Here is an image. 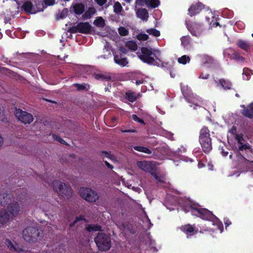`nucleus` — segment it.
<instances>
[{"label":"nucleus","mask_w":253,"mask_h":253,"mask_svg":"<svg viewBox=\"0 0 253 253\" xmlns=\"http://www.w3.org/2000/svg\"><path fill=\"white\" fill-rule=\"evenodd\" d=\"M15 115L18 120L24 124H30L34 120L31 114L20 109L16 110Z\"/></svg>","instance_id":"12"},{"label":"nucleus","mask_w":253,"mask_h":253,"mask_svg":"<svg viewBox=\"0 0 253 253\" xmlns=\"http://www.w3.org/2000/svg\"><path fill=\"white\" fill-rule=\"evenodd\" d=\"M205 6L201 2H198L196 4H192L188 9V13L190 16H194L200 12Z\"/></svg>","instance_id":"20"},{"label":"nucleus","mask_w":253,"mask_h":253,"mask_svg":"<svg viewBox=\"0 0 253 253\" xmlns=\"http://www.w3.org/2000/svg\"><path fill=\"white\" fill-rule=\"evenodd\" d=\"M114 12L117 14H121L123 7L119 2H116L113 6Z\"/></svg>","instance_id":"42"},{"label":"nucleus","mask_w":253,"mask_h":253,"mask_svg":"<svg viewBox=\"0 0 253 253\" xmlns=\"http://www.w3.org/2000/svg\"><path fill=\"white\" fill-rule=\"evenodd\" d=\"M236 25L240 28V29H243L245 27V24L242 22H237L236 23Z\"/></svg>","instance_id":"61"},{"label":"nucleus","mask_w":253,"mask_h":253,"mask_svg":"<svg viewBox=\"0 0 253 253\" xmlns=\"http://www.w3.org/2000/svg\"><path fill=\"white\" fill-rule=\"evenodd\" d=\"M199 142L205 153H208L212 149L211 138L199 139Z\"/></svg>","instance_id":"21"},{"label":"nucleus","mask_w":253,"mask_h":253,"mask_svg":"<svg viewBox=\"0 0 253 253\" xmlns=\"http://www.w3.org/2000/svg\"><path fill=\"white\" fill-rule=\"evenodd\" d=\"M148 35L146 34H139L137 36V39L139 41H146L148 39Z\"/></svg>","instance_id":"50"},{"label":"nucleus","mask_w":253,"mask_h":253,"mask_svg":"<svg viewBox=\"0 0 253 253\" xmlns=\"http://www.w3.org/2000/svg\"><path fill=\"white\" fill-rule=\"evenodd\" d=\"M44 2L45 5H52L55 2V0H44Z\"/></svg>","instance_id":"58"},{"label":"nucleus","mask_w":253,"mask_h":253,"mask_svg":"<svg viewBox=\"0 0 253 253\" xmlns=\"http://www.w3.org/2000/svg\"><path fill=\"white\" fill-rule=\"evenodd\" d=\"M79 193L84 199L88 202H94L99 199L98 194L90 188L82 187Z\"/></svg>","instance_id":"9"},{"label":"nucleus","mask_w":253,"mask_h":253,"mask_svg":"<svg viewBox=\"0 0 253 253\" xmlns=\"http://www.w3.org/2000/svg\"><path fill=\"white\" fill-rule=\"evenodd\" d=\"M144 81L143 80H138L136 81L135 84L136 85H139L140 84L144 83Z\"/></svg>","instance_id":"64"},{"label":"nucleus","mask_w":253,"mask_h":253,"mask_svg":"<svg viewBox=\"0 0 253 253\" xmlns=\"http://www.w3.org/2000/svg\"><path fill=\"white\" fill-rule=\"evenodd\" d=\"M86 230L89 232H93L98 231H100L101 227L100 226L97 224H88L86 227Z\"/></svg>","instance_id":"37"},{"label":"nucleus","mask_w":253,"mask_h":253,"mask_svg":"<svg viewBox=\"0 0 253 253\" xmlns=\"http://www.w3.org/2000/svg\"><path fill=\"white\" fill-rule=\"evenodd\" d=\"M175 204L179 205L185 212H191L193 215L199 217L202 219L211 221L214 228L209 229L214 232L219 230L221 233L223 230V224L219 219L215 216L211 211L201 207L192 201L190 199L179 198L175 199Z\"/></svg>","instance_id":"1"},{"label":"nucleus","mask_w":253,"mask_h":253,"mask_svg":"<svg viewBox=\"0 0 253 253\" xmlns=\"http://www.w3.org/2000/svg\"><path fill=\"white\" fill-rule=\"evenodd\" d=\"M135 13L137 18L144 21H147L149 17L148 11L145 8H135Z\"/></svg>","instance_id":"23"},{"label":"nucleus","mask_w":253,"mask_h":253,"mask_svg":"<svg viewBox=\"0 0 253 253\" xmlns=\"http://www.w3.org/2000/svg\"><path fill=\"white\" fill-rule=\"evenodd\" d=\"M126 46L128 49L132 51H135L137 49V44L135 42L129 41L126 42Z\"/></svg>","instance_id":"39"},{"label":"nucleus","mask_w":253,"mask_h":253,"mask_svg":"<svg viewBox=\"0 0 253 253\" xmlns=\"http://www.w3.org/2000/svg\"><path fill=\"white\" fill-rule=\"evenodd\" d=\"M36 5V6L35 7L31 1H26L24 3L22 7L27 13L31 14L42 11L44 7L42 1H38Z\"/></svg>","instance_id":"10"},{"label":"nucleus","mask_w":253,"mask_h":253,"mask_svg":"<svg viewBox=\"0 0 253 253\" xmlns=\"http://www.w3.org/2000/svg\"><path fill=\"white\" fill-rule=\"evenodd\" d=\"M111 47L110 46L109 42H107L105 45L104 48L102 50V54L98 58H103L104 59L108 58L110 54V50Z\"/></svg>","instance_id":"31"},{"label":"nucleus","mask_w":253,"mask_h":253,"mask_svg":"<svg viewBox=\"0 0 253 253\" xmlns=\"http://www.w3.org/2000/svg\"><path fill=\"white\" fill-rule=\"evenodd\" d=\"M242 159L244 161L246 166L247 171L250 172L253 175V160H249L245 158L244 157H241Z\"/></svg>","instance_id":"30"},{"label":"nucleus","mask_w":253,"mask_h":253,"mask_svg":"<svg viewBox=\"0 0 253 253\" xmlns=\"http://www.w3.org/2000/svg\"><path fill=\"white\" fill-rule=\"evenodd\" d=\"M186 148L183 146H181L180 148H178L177 150L174 152L173 155L174 156H179L180 153H183L186 152Z\"/></svg>","instance_id":"49"},{"label":"nucleus","mask_w":253,"mask_h":253,"mask_svg":"<svg viewBox=\"0 0 253 253\" xmlns=\"http://www.w3.org/2000/svg\"><path fill=\"white\" fill-rule=\"evenodd\" d=\"M208 15L206 16L207 22L209 24V28L212 29L213 27L219 26L221 27L219 23L217 22L218 15H215L211 10L208 9Z\"/></svg>","instance_id":"15"},{"label":"nucleus","mask_w":253,"mask_h":253,"mask_svg":"<svg viewBox=\"0 0 253 253\" xmlns=\"http://www.w3.org/2000/svg\"><path fill=\"white\" fill-rule=\"evenodd\" d=\"M219 150H220V153L223 157H226L228 154V152L227 151H225L224 149H223V148H221L220 147H219Z\"/></svg>","instance_id":"56"},{"label":"nucleus","mask_w":253,"mask_h":253,"mask_svg":"<svg viewBox=\"0 0 253 253\" xmlns=\"http://www.w3.org/2000/svg\"><path fill=\"white\" fill-rule=\"evenodd\" d=\"M163 134L168 139L173 140L174 139L173 138V133H171V132L167 131L166 130H163Z\"/></svg>","instance_id":"48"},{"label":"nucleus","mask_w":253,"mask_h":253,"mask_svg":"<svg viewBox=\"0 0 253 253\" xmlns=\"http://www.w3.org/2000/svg\"><path fill=\"white\" fill-rule=\"evenodd\" d=\"M182 46L187 50H190L192 47L191 38L189 36H182L180 38Z\"/></svg>","instance_id":"27"},{"label":"nucleus","mask_w":253,"mask_h":253,"mask_svg":"<svg viewBox=\"0 0 253 253\" xmlns=\"http://www.w3.org/2000/svg\"><path fill=\"white\" fill-rule=\"evenodd\" d=\"M216 86L221 88L224 90H228L231 89L232 85V83L227 79H220L219 80H214Z\"/></svg>","instance_id":"19"},{"label":"nucleus","mask_w":253,"mask_h":253,"mask_svg":"<svg viewBox=\"0 0 253 253\" xmlns=\"http://www.w3.org/2000/svg\"><path fill=\"white\" fill-rule=\"evenodd\" d=\"M118 32L122 36H125L128 34V31L124 27H120L118 28Z\"/></svg>","instance_id":"46"},{"label":"nucleus","mask_w":253,"mask_h":253,"mask_svg":"<svg viewBox=\"0 0 253 253\" xmlns=\"http://www.w3.org/2000/svg\"><path fill=\"white\" fill-rule=\"evenodd\" d=\"M131 118L132 120H134V121L138 122L142 124H144V122L143 121V120L139 118L137 115L133 114L132 115Z\"/></svg>","instance_id":"52"},{"label":"nucleus","mask_w":253,"mask_h":253,"mask_svg":"<svg viewBox=\"0 0 253 253\" xmlns=\"http://www.w3.org/2000/svg\"><path fill=\"white\" fill-rule=\"evenodd\" d=\"M121 132L123 133L125 132H130V133H135L136 132V130L133 129H121Z\"/></svg>","instance_id":"57"},{"label":"nucleus","mask_w":253,"mask_h":253,"mask_svg":"<svg viewBox=\"0 0 253 253\" xmlns=\"http://www.w3.org/2000/svg\"><path fill=\"white\" fill-rule=\"evenodd\" d=\"M159 0H136L135 7L143 6L144 4L148 7L156 8L160 5Z\"/></svg>","instance_id":"17"},{"label":"nucleus","mask_w":253,"mask_h":253,"mask_svg":"<svg viewBox=\"0 0 253 253\" xmlns=\"http://www.w3.org/2000/svg\"><path fill=\"white\" fill-rule=\"evenodd\" d=\"M180 230L186 235L187 238L195 235L198 232L194 225L186 224L180 227Z\"/></svg>","instance_id":"18"},{"label":"nucleus","mask_w":253,"mask_h":253,"mask_svg":"<svg viewBox=\"0 0 253 253\" xmlns=\"http://www.w3.org/2000/svg\"><path fill=\"white\" fill-rule=\"evenodd\" d=\"M209 132L208 128L206 126H203L200 131L199 139L211 138Z\"/></svg>","instance_id":"35"},{"label":"nucleus","mask_w":253,"mask_h":253,"mask_svg":"<svg viewBox=\"0 0 253 253\" xmlns=\"http://www.w3.org/2000/svg\"><path fill=\"white\" fill-rule=\"evenodd\" d=\"M144 213L145 214V217H144L145 221H143V223H144L143 228L145 229H149L153 226V224L151 223L150 219L148 218L146 212L145 211H144Z\"/></svg>","instance_id":"38"},{"label":"nucleus","mask_w":253,"mask_h":253,"mask_svg":"<svg viewBox=\"0 0 253 253\" xmlns=\"http://www.w3.org/2000/svg\"><path fill=\"white\" fill-rule=\"evenodd\" d=\"M74 85L77 87V89L78 90H83L85 88L84 86L82 84H75Z\"/></svg>","instance_id":"59"},{"label":"nucleus","mask_w":253,"mask_h":253,"mask_svg":"<svg viewBox=\"0 0 253 253\" xmlns=\"http://www.w3.org/2000/svg\"><path fill=\"white\" fill-rule=\"evenodd\" d=\"M93 76L97 80H102L107 81H109L111 78L109 73H95Z\"/></svg>","instance_id":"32"},{"label":"nucleus","mask_w":253,"mask_h":253,"mask_svg":"<svg viewBox=\"0 0 253 253\" xmlns=\"http://www.w3.org/2000/svg\"><path fill=\"white\" fill-rule=\"evenodd\" d=\"M24 240L29 243H36L42 238L41 230L37 226H28L22 232Z\"/></svg>","instance_id":"4"},{"label":"nucleus","mask_w":253,"mask_h":253,"mask_svg":"<svg viewBox=\"0 0 253 253\" xmlns=\"http://www.w3.org/2000/svg\"><path fill=\"white\" fill-rule=\"evenodd\" d=\"M12 217L6 210H2L0 211V226L6 224Z\"/></svg>","instance_id":"25"},{"label":"nucleus","mask_w":253,"mask_h":253,"mask_svg":"<svg viewBox=\"0 0 253 253\" xmlns=\"http://www.w3.org/2000/svg\"><path fill=\"white\" fill-rule=\"evenodd\" d=\"M23 209V202L19 200L17 201L14 200L10 204L5 210L12 217H15Z\"/></svg>","instance_id":"11"},{"label":"nucleus","mask_w":253,"mask_h":253,"mask_svg":"<svg viewBox=\"0 0 253 253\" xmlns=\"http://www.w3.org/2000/svg\"><path fill=\"white\" fill-rule=\"evenodd\" d=\"M74 11L77 14L82 13L84 11V6L82 4H79L74 6Z\"/></svg>","instance_id":"44"},{"label":"nucleus","mask_w":253,"mask_h":253,"mask_svg":"<svg viewBox=\"0 0 253 253\" xmlns=\"http://www.w3.org/2000/svg\"><path fill=\"white\" fill-rule=\"evenodd\" d=\"M102 157L104 159L105 158H110V155L109 153H108L107 152H103L102 153Z\"/></svg>","instance_id":"62"},{"label":"nucleus","mask_w":253,"mask_h":253,"mask_svg":"<svg viewBox=\"0 0 253 253\" xmlns=\"http://www.w3.org/2000/svg\"><path fill=\"white\" fill-rule=\"evenodd\" d=\"M52 138L55 140L60 142L62 144H65V141L62 138H61L59 135H56L55 134H52Z\"/></svg>","instance_id":"51"},{"label":"nucleus","mask_w":253,"mask_h":253,"mask_svg":"<svg viewBox=\"0 0 253 253\" xmlns=\"http://www.w3.org/2000/svg\"><path fill=\"white\" fill-rule=\"evenodd\" d=\"M232 59H234L239 63H242L245 61V58L240 56L238 53H234L232 54Z\"/></svg>","instance_id":"43"},{"label":"nucleus","mask_w":253,"mask_h":253,"mask_svg":"<svg viewBox=\"0 0 253 253\" xmlns=\"http://www.w3.org/2000/svg\"><path fill=\"white\" fill-rule=\"evenodd\" d=\"M136 165L142 170L150 173L158 182L162 183L164 181V177L158 176L155 171V166L152 162L146 161H138Z\"/></svg>","instance_id":"6"},{"label":"nucleus","mask_w":253,"mask_h":253,"mask_svg":"<svg viewBox=\"0 0 253 253\" xmlns=\"http://www.w3.org/2000/svg\"><path fill=\"white\" fill-rule=\"evenodd\" d=\"M93 24L97 27L102 28L105 26V21L101 17H98L94 20Z\"/></svg>","instance_id":"41"},{"label":"nucleus","mask_w":253,"mask_h":253,"mask_svg":"<svg viewBox=\"0 0 253 253\" xmlns=\"http://www.w3.org/2000/svg\"><path fill=\"white\" fill-rule=\"evenodd\" d=\"M64 184L65 183H63L62 182L58 180H54L53 182V188L54 190L59 194H60V193L61 192V191L63 188Z\"/></svg>","instance_id":"34"},{"label":"nucleus","mask_w":253,"mask_h":253,"mask_svg":"<svg viewBox=\"0 0 253 253\" xmlns=\"http://www.w3.org/2000/svg\"><path fill=\"white\" fill-rule=\"evenodd\" d=\"M137 54L142 61L147 64L158 67L163 66V63L160 59L161 53L158 50L142 47L141 51L137 52Z\"/></svg>","instance_id":"2"},{"label":"nucleus","mask_w":253,"mask_h":253,"mask_svg":"<svg viewBox=\"0 0 253 253\" xmlns=\"http://www.w3.org/2000/svg\"><path fill=\"white\" fill-rule=\"evenodd\" d=\"M139 97V94H136L135 92L128 90L126 92L125 97L126 98L131 102L135 101Z\"/></svg>","instance_id":"29"},{"label":"nucleus","mask_w":253,"mask_h":253,"mask_svg":"<svg viewBox=\"0 0 253 253\" xmlns=\"http://www.w3.org/2000/svg\"><path fill=\"white\" fill-rule=\"evenodd\" d=\"M224 224H225V228L226 229L227 227L229 226L231 224V222L227 218H224Z\"/></svg>","instance_id":"60"},{"label":"nucleus","mask_w":253,"mask_h":253,"mask_svg":"<svg viewBox=\"0 0 253 253\" xmlns=\"http://www.w3.org/2000/svg\"><path fill=\"white\" fill-rule=\"evenodd\" d=\"M180 87L182 94L186 101L193 104V105H190V106L192 107L193 106L194 109H197L198 108H200V106L198 104V102H200L201 98L193 93L187 85L181 84Z\"/></svg>","instance_id":"5"},{"label":"nucleus","mask_w":253,"mask_h":253,"mask_svg":"<svg viewBox=\"0 0 253 253\" xmlns=\"http://www.w3.org/2000/svg\"><path fill=\"white\" fill-rule=\"evenodd\" d=\"M14 200V196L10 193L4 192L0 193V204L3 207H7Z\"/></svg>","instance_id":"16"},{"label":"nucleus","mask_w":253,"mask_h":253,"mask_svg":"<svg viewBox=\"0 0 253 253\" xmlns=\"http://www.w3.org/2000/svg\"><path fill=\"white\" fill-rule=\"evenodd\" d=\"M223 14L227 15L228 18H231L233 16V12L232 11L229 10V9H226L223 11Z\"/></svg>","instance_id":"54"},{"label":"nucleus","mask_w":253,"mask_h":253,"mask_svg":"<svg viewBox=\"0 0 253 253\" xmlns=\"http://www.w3.org/2000/svg\"><path fill=\"white\" fill-rule=\"evenodd\" d=\"M190 61V58L189 56L184 55L181 57H179L177 59V61L179 64L185 65L186 64L189 63Z\"/></svg>","instance_id":"40"},{"label":"nucleus","mask_w":253,"mask_h":253,"mask_svg":"<svg viewBox=\"0 0 253 253\" xmlns=\"http://www.w3.org/2000/svg\"><path fill=\"white\" fill-rule=\"evenodd\" d=\"M72 194L71 187L68 184H65L59 194L64 198L69 199L71 196Z\"/></svg>","instance_id":"28"},{"label":"nucleus","mask_w":253,"mask_h":253,"mask_svg":"<svg viewBox=\"0 0 253 253\" xmlns=\"http://www.w3.org/2000/svg\"><path fill=\"white\" fill-rule=\"evenodd\" d=\"M81 220H84L85 221V219L84 216L80 215L79 216L76 217L75 220L73 222V223L70 224V227H73L77 223H78L79 221Z\"/></svg>","instance_id":"47"},{"label":"nucleus","mask_w":253,"mask_h":253,"mask_svg":"<svg viewBox=\"0 0 253 253\" xmlns=\"http://www.w3.org/2000/svg\"><path fill=\"white\" fill-rule=\"evenodd\" d=\"M133 148L137 151L142 152L146 154L150 155L152 153L150 149L142 146H134L133 147Z\"/></svg>","instance_id":"33"},{"label":"nucleus","mask_w":253,"mask_h":253,"mask_svg":"<svg viewBox=\"0 0 253 253\" xmlns=\"http://www.w3.org/2000/svg\"><path fill=\"white\" fill-rule=\"evenodd\" d=\"M94 241L99 250L105 251L110 249L111 238L104 233H98Z\"/></svg>","instance_id":"7"},{"label":"nucleus","mask_w":253,"mask_h":253,"mask_svg":"<svg viewBox=\"0 0 253 253\" xmlns=\"http://www.w3.org/2000/svg\"><path fill=\"white\" fill-rule=\"evenodd\" d=\"M241 107L243 108L241 112L244 116L251 119L253 118V102L247 106L243 105Z\"/></svg>","instance_id":"22"},{"label":"nucleus","mask_w":253,"mask_h":253,"mask_svg":"<svg viewBox=\"0 0 253 253\" xmlns=\"http://www.w3.org/2000/svg\"><path fill=\"white\" fill-rule=\"evenodd\" d=\"M210 77V75L209 74H204L203 73H201L200 74L199 79L206 80L209 79Z\"/></svg>","instance_id":"55"},{"label":"nucleus","mask_w":253,"mask_h":253,"mask_svg":"<svg viewBox=\"0 0 253 253\" xmlns=\"http://www.w3.org/2000/svg\"><path fill=\"white\" fill-rule=\"evenodd\" d=\"M96 12V10L94 8L91 7L89 8L87 11L86 12L85 14L88 15L89 17L93 15Z\"/></svg>","instance_id":"53"},{"label":"nucleus","mask_w":253,"mask_h":253,"mask_svg":"<svg viewBox=\"0 0 253 253\" xmlns=\"http://www.w3.org/2000/svg\"><path fill=\"white\" fill-rule=\"evenodd\" d=\"M146 32L149 34L155 37H157L160 36V31L158 30H156V29H149L146 30Z\"/></svg>","instance_id":"45"},{"label":"nucleus","mask_w":253,"mask_h":253,"mask_svg":"<svg viewBox=\"0 0 253 253\" xmlns=\"http://www.w3.org/2000/svg\"><path fill=\"white\" fill-rule=\"evenodd\" d=\"M96 2L99 5H103L106 1V0H95Z\"/></svg>","instance_id":"63"},{"label":"nucleus","mask_w":253,"mask_h":253,"mask_svg":"<svg viewBox=\"0 0 253 253\" xmlns=\"http://www.w3.org/2000/svg\"><path fill=\"white\" fill-rule=\"evenodd\" d=\"M231 135H233L237 141L239 150L243 153L245 152L248 157L251 156L253 150L251 146L247 142L246 138L243 134L236 133V127L233 126L228 131Z\"/></svg>","instance_id":"3"},{"label":"nucleus","mask_w":253,"mask_h":253,"mask_svg":"<svg viewBox=\"0 0 253 253\" xmlns=\"http://www.w3.org/2000/svg\"><path fill=\"white\" fill-rule=\"evenodd\" d=\"M243 79L245 81L250 80L251 75L253 74V72L251 70L248 68H244L243 70Z\"/></svg>","instance_id":"36"},{"label":"nucleus","mask_w":253,"mask_h":253,"mask_svg":"<svg viewBox=\"0 0 253 253\" xmlns=\"http://www.w3.org/2000/svg\"><path fill=\"white\" fill-rule=\"evenodd\" d=\"M112 52L113 53L114 61L116 64L123 67L127 66L128 63L127 59L126 57L127 50L125 47H121L119 50L115 53L112 49Z\"/></svg>","instance_id":"8"},{"label":"nucleus","mask_w":253,"mask_h":253,"mask_svg":"<svg viewBox=\"0 0 253 253\" xmlns=\"http://www.w3.org/2000/svg\"><path fill=\"white\" fill-rule=\"evenodd\" d=\"M90 25L87 22H80L77 24L76 27H72L71 29V32L72 33H76L77 32L86 34L90 31Z\"/></svg>","instance_id":"14"},{"label":"nucleus","mask_w":253,"mask_h":253,"mask_svg":"<svg viewBox=\"0 0 253 253\" xmlns=\"http://www.w3.org/2000/svg\"><path fill=\"white\" fill-rule=\"evenodd\" d=\"M236 44L238 47L248 52L251 47V43L247 41L239 39L237 41Z\"/></svg>","instance_id":"26"},{"label":"nucleus","mask_w":253,"mask_h":253,"mask_svg":"<svg viewBox=\"0 0 253 253\" xmlns=\"http://www.w3.org/2000/svg\"><path fill=\"white\" fill-rule=\"evenodd\" d=\"M187 28L193 36L198 38H200L204 34V28L200 24L194 23L190 26L187 24Z\"/></svg>","instance_id":"13"},{"label":"nucleus","mask_w":253,"mask_h":253,"mask_svg":"<svg viewBox=\"0 0 253 253\" xmlns=\"http://www.w3.org/2000/svg\"><path fill=\"white\" fill-rule=\"evenodd\" d=\"M5 244L7 248L11 252H15L18 253H26V252L19 248L17 245H14L9 239L5 240Z\"/></svg>","instance_id":"24"}]
</instances>
